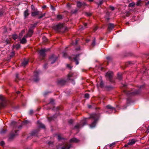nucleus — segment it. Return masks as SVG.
<instances>
[{
	"label": "nucleus",
	"mask_w": 149,
	"mask_h": 149,
	"mask_svg": "<svg viewBox=\"0 0 149 149\" xmlns=\"http://www.w3.org/2000/svg\"><path fill=\"white\" fill-rule=\"evenodd\" d=\"M0 100L1 102L0 103V107H4L6 105V101L5 97L2 95H0Z\"/></svg>",
	"instance_id": "4"
},
{
	"label": "nucleus",
	"mask_w": 149,
	"mask_h": 149,
	"mask_svg": "<svg viewBox=\"0 0 149 149\" xmlns=\"http://www.w3.org/2000/svg\"><path fill=\"white\" fill-rule=\"evenodd\" d=\"M103 2L102 0L100 2L98 3V6H100V5H101L102 3Z\"/></svg>",
	"instance_id": "48"
},
{
	"label": "nucleus",
	"mask_w": 149,
	"mask_h": 149,
	"mask_svg": "<svg viewBox=\"0 0 149 149\" xmlns=\"http://www.w3.org/2000/svg\"><path fill=\"white\" fill-rule=\"evenodd\" d=\"M5 42H6V44H8L9 42V41L8 40H5Z\"/></svg>",
	"instance_id": "50"
},
{
	"label": "nucleus",
	"mask_w": 149,
	"mask_h": 149,
	"mask_svg": "<svg viewBox=\"0 0 149 149\" xmlns=\"http://www.w3.org/2000/svg\"><path fill=\"white\" fill-rule=\"evenodd\" d=\"M86 119L83 120L81 122L80 124H78L76 125L74 127V129H78L81 127H83L84 125L87 124V122L86 121Z\"/></svg>",
	"instance_id": "5"
},
{
	"label": "nucleus",
	"mask_w": 149,
	"mask_h": 149,
	"mask_svg": "<svg viewBox=\"0 0 149 149\" xmlns=\"http://www.w3.org/2000/svg\"><path fill=\"white\" fill-rule=\"evenodd\" d=\"M73 73H69L68 75L67 80H70L72 79L71 78L73 77Z\"/></svg>",
	"instance_id": "21"
},
{
	"label": "nucleus",
	"mask_w": 149,
	"mask_h": 149,
	"mask_svg": "<svg viewBox=\"0 0 149 149\" xmlns=\"http://www.w3.org/2000/svg\"><path fill=\"white\" fill-rule=\"evenodd\" d=\"M47 65V64H45V65L44 66V68L45 69L46 68V67Z\"/></svg>",
	"instance_id": "61"
},
{
	"label": "nucleus",
	"mask_w": 149,
	"mask_h": 149,
	"mask_svg": "<svg viewBox=\"0 0 149 149\" xmlns=\"http://www.w3.org/2000/svg\"><path fill=\"white\" fill-rule=\"evenodd\" d=\"M0 144L1 146H3L5 144V143L4 142L2 141L0 142Z\"/></svg>",
	"instance_id": "40"
},
{
	"label": "nucleus",
	"mask_w": 149,
	"mask_h": 149,
	"mask_svg": "<svg viewBox=\"0 0 149 149\" xmlns=\"http://www.w3.org/2000/svg\"><path fill=\"white\" fill-rule=\"evenodd\" d=\"M78 10L77 9H75L74 10H72L71 11V13L72 14H75L78 11Z\"/></svg>",
	"instance_id": "28"
},
{
	"label": "nucleus",
	"mask_w": 149,
	"mask_h": 149,
	"mask_svg": "<svg viewBox=\"0 0 149 149\" xmlns=\"http://www.w3.org/2000/svg\"><path fill=\"white\" fill-rule=\"evenodd\" d=\"M86 5V4L85 3H81L79 1H78L77 3V7L79 8H80L82 6H85Z\"/></svg>",
	"instance_id": "17"
},
{
	"label": "nucleus",
	"mask_w": 149,
	"mask_h": 149,
	"mask_svg": "<svg viewBox=\"0 0 149 149\" xmlns=\"http://www.w3.org/2000/svg\"><path fill=\"white\" fill-rule=\"evenodd\" d=\"M130 15V13L129 12H127L125 14L126 17H128Z\"/></svg>",
	"instance_id": "46"
},
{
	"label": "nucleus",
	"mask_w": 149,
	"mask_h": 149,
	"mask_svg": "<svg viewBox=\"0 0 149 149\" xmlns=\"http://www.w3.org/2000/svg\"><path fill=\"white\" fill-rule=\"evenodd\" d=\"M38 126L40 128H45V126L44 124L40 123L39 121L38 122Z\"/></svg>",
	"instance_id": "22"
},
{
	"label": "nucleus",
	"mask_w": 149,
	"mask_h": 149,
	"mask_svg": "<svg viewBox=\"0 0 149 149\" xmlns=\"http://www.w3.org/2000/svg\"><path fill=\"white\" fill-rule=\"evenodd\" d=\"M53 102V100H52V99L51 100H50V103H52V102Z\"/></svg>",
	"instance_id": "64"
},
{
	"label": "nucleus",
	"mask_w": 149,
	"mask_h": 149,
	"mask_svg": "<svg viewBox=\"0 0 149 149\" xmlns=\"http://www.w3.org/2000/svg\"><path fill=\"white\" fill-rule=\"evenodd\" d=\"M18 130H15L14 132L13 131L10 134V139H12L18 135Z\"/></svg>",
	"instance_id": "10"
},
{
	"label": "nucleus",
	"mask_w": 149,
	"mask_h": 149,
	"mask_svg": "<svg viewBox=\"0 0 149 149\" xmlns=\"http://www.w3.org/2000/svg\"><path fill=\"white\" fill-rule=\"evenodd\" d=\"M141 3V1L139 0L137 1L136 3V5L137 6H139Z\"/></svg>",
	"instance_id": "36"
},
{
	"label": "nucleus",
	"mask_w": 149,
	"mask_h": 149,
	"mask_svg": "<svg viewBox=\"0 0 149 149\" xmlns=\"http://www.w3.org/2000/svg\"><path fill=\"white\" fill-rule=\"evenodd\" d=\"M42 39L45 42H47V38L45 37H43L42 38Z\"/></svg>",
	"instance_id": "42"
},
{
	"label": "nucleus",
	"mask_w": 149,
	"mask_h": 149,
	"mask_svg": "<svg viewBox=\"0 0 149 149\" xmlns=\"http://www.w3.org/2000/svg\"><path fill=\"white\" fill-rule=\"evenodd\" d=\"M24 32H25L24 30H22V31L21 33H20L19 34V36L22 37V36L23 35L24 33Z\"/></svg>",
	"instance_id": "32"
},
{
	"label": "nucleus",
	"mask_w": 149,
	"mask_h": 149,
	"mask_svg": "<svg viewBox=\"0 0 149 149\" xmlns=\"http://www.w3.org/2000/svg\"><path fill=\"white\" fill-rule=\"evenodd\" d=\"M84 97L85 98L88 99L89 97V95L88 93H86L85 94Z\"/></svg>",
	"instance_id": "35"
},
{
	"label": "nucleus",
	"mask_w": 149,
	"mask_h": 149,
	"mask_svg": "<svg viewBox=\"0 0 149 149\" xmlns=\"http://www.w3.org/2000/svg\"><path fill=\"white\" fill-rule=\"evenodd\" d=\"M6 130H4L3 129H2L1 130L0 132V133L2 134H3L6 132Z\"/></svg>",
	"instance_id": "37"
},
{
	"label": "nucleus",
	"mask_w": 149,
	"mask_h": 149,
	"mask_svg": "<svg viewBox=\"0 0 149 149\" xmlns=\"http://www.w3.org/2000/svg\"><path fill=\"white\" fill-rule=\"evenodd\" d=\"M118 78L120 80H121L122 78L121 75L119 74H118Z\"/></svg>",
	"instance_id": "34"
},
{
	"label": "nucleus",
	"mask_w": 149,
	"mask_h": 149,
	"mask_svg": "<svg viewBox=\"0 0 149 149\" xmlns=\"http://www.w3.org/2000/svg\"><path fill=\"white\" fill-rule=\"evenodd\" d=\"M107 60H109L111 59V58L109 56H108L107 57Z\"/></svg>",
	"instance_id": "56"
},
{
	"label": "nucleus",
	"mask_w": 149,
	"mask_h": 149,
	"mask_svg": "<svg viewBox=\"0 0 149 149\" xmlns=\"http://www.w3.org/2000/svg\"><path fill=\"white\" fill-rule=\"evenodd\" d=\"M79 140L75 138H73L72 139H71L70 140V142L71 143L72 142H75V143H77L79 142Z\"/></svg>",
	"instance_id": "18"
},
{
	"label": "nucleus",
	"mask_w": 149,
	"mask_h": 149,
	"mask_svg": "<svg viewBox=\"0 0 149 149\" xmlns=\"http://www.w3.org/2000/svg\"><path fill=\"white\" fill-rule=\"evenodd\" d=\"M35 27H34L33 26V24L32 25H31V26H30V29H33Z\"/></svg>",
	"instance_id": "55"
},
{
	"label": "nucleus",
	"mask_w": 149,
	"mask_h": 149,
	"mask_svg": "<svg viewBox=\"0 0 149 149\" xmlns=\"http://www.w3.org/2000/svg\"><path fill=\"white\" fill-rule=\"evenodd\" d=\"M50 7H51V9L52 10H55V8L52 5H51Z\"/></svg>",
	"instance_id": "45"
},
{
	"label": "nucleus",
	"mask_w": 149,
	"mask_h": 149,
	"mask_svg": "<svg viewBox=\"0 0 149 149\" xmlns=\"http://www.w3.org/2000/svg\"><path fill=\"white\" fill-rule=\"evenodd\" d=\"M63 24H59L54 26L53 27V29L56 31L59 30L63 27Z\"/></svg>",
	"instance_id": "8"
},
{
	"label": "nucleus",
	"mask_w": 149,
	"mask_h": 149,
	"mask_svg": "<svg viewBox=\"0 0 149 149\" xmlns=\"http://www.w3.org/2000/svg\"><path fill=\"white\" fill-rule=\"evenodd\" d=\"M146 4L148 6V5H149V1H148L147 3H146Z\"/></svg>",
	"instance_id": "59"
},
{
	"label": "nucleus",
	"mask_w": 149,
	"mask_h": 149,
	"mask_svg": "<svg viewBox=\"0 0 149 149\" xmlns=\"http://www.w3.org/2000/svg\"><path fill=\"white\" fill-rule=\"evenodd\" d=\"M53 143L51 141H49L48 143V144H49V145H50L51 144H52Z\"/></svg>",
	"instance_id": "54"
},
{
	"label": "nucleus",
	"mask_w": 149,
	"mask_h": 149,
	"mask_svg": "<svg viewBox=\"0 0 149 149\" xmlns=\"http://www.w3.org/2000/svg\"><path fill=\"white\" fill-rule=\"evenodd\" d=\"M88 107L89 109H91L92 108V106L91 105H88Z\"/></svg>",
	"instance_id": "57"
},
{
	"label": "nucleus",
	"mask_w": 149,
	"mask_h": 149,
	"mask_svg": "<svg viewBox=\"0 0 149 149\" xmlns=\"http://www.w3.org/2000/svg\"><path fill=\"white\" fill-rule=\"evenodd\" d=\"M100 117V114H93L91 115L90 118L93 119L94 121L90 125L91 128H93L95 127L96 123Z\"/></svg>",
	"instance_id": "1"
},
{
	"label": "nucleus",
	"mask_w": 149,
	"mask_h": 149,
	"mask_svg": "<svg viewBox=\"0 0 149 149\" xmlns=\"http://www.w3.org/2000/svg\"><path fill=\"white\" fill-rule=\"evenodd\" d=\"M31 15L33 17L39 15V16L38 17V19H40L45 15V13L42 14L41 12L36 10L32 12Z\"/></svg>",
	"instance_id": "2"
},
{
	"label": "nucleus",
	"mask_w": 149,
	"mask_h": 149,
	"mask_svg": "<svg viewBox=\"0 0 149 149\" xmlns=\"http://www.w3.org/2000/svg\"><path fill=\"white\" fill-rule=\"evenodd\" d=\"M124 92L126 93L127 95H135L137 94H139L140 92V90H136L134 91H127L126 90H124Z\"/></svg>",
	"instance_id": "3"
},
{
	"label": "nucleus",
	"mask_w": 149,
	"mask_h": 149,
	"mask_svg": "<svg viewBox=\"0 0 149 149\" xmlns=\"http://www.w3.org/2000/svg\"><path fill=\"white\" fill-rule=\"evenodd\" d=\"M79 54H77L76 55L75 57L74 58V59L76 62V65H77L79 64V62L78 61V60L79 59Z\"/></svg>",
	"instance_id": "16"
},
{
	"label": "nucleus",
	"mask_w": 149,
	"mask_h": 149,
	"mask_svg": "<svg viewBox=\"0 0 149 149\" xmlns=\"http://www.w3.org/2000/svg\"><path fill=\"white\" fill-rule=\"evenodd\" d=\"M57 136H58V139L59 140H61L62 139H63L64 138L63 137H62L61 135H57Z\"/></svg>",
	"instance_id": "31"
},
{
	"label": "nucleus",
	"mask_w": 149,
	"mask_h": 149,
	"mask_svg": "<svg viewBox=\"0 0 149 149\" xmlns=\"http://www.w3.org/2000/svg\"><path fill=\"white\" fill-rule=\"evenodd\" d=\"M37 23L34 24H33V26L34 27H35L37 25Z\"/></svg>",
	"instance_id": "60"
},
{
	"label": "nucleus",
	"mask_w": 149,
	"mask_h": 149,
	"mask_svg": "<svg viewBox=\"0 0 149 149\" xmlns=\"http://www.w3.org/2000/svg\"><path fill=\"white\" fill-rule=\"evenodd\" d=\"M17 36L16 35H14L13 36V39L15 40L17 38Z\"/></svg>",
	"instance_id": "39"
},
{
	"label": "nucleus",
	"mask_w": 149,
	"mask_h": 149,
	"mask_svg": "<svg viewBox=\"0 0 149 149\" xmlns=\"http://www.w3.org/2000/svg\"><path fill=\"white\" fill-rule=\"evenodd\" d=\"M4 13V11L2 9L0 10V17H1L3 15Z\"/></svg>",
	"instance_id": "29"
},
{
	"label": "nucleus",
	"mask_w": 149,
	"mask_h": 149,
	"mask_svg": "<svg viewBox=\"0 0 149 149\" xmlns=\"http://www.w3.org/2000/svg\"><path fill=\"white\" fill-rule=\"evenodd\" d=\"M115 144V143H112L111 144H110L109 145V147H111V146H114Z\"/></svg>",
	"instance_id": "47"
},
{
	"label": "nucleus",
	"mask_w": 149,
	"mask_h": 149,
	"mask_svg": "<svg viewBox=\"0 0 149 149\" xmlns=\"http://www.w3.org/2000/svg\"><path fill=\"white\" fill-rule=\"evenodd\" d=\"M110 8L112 10H114V8L112 6H110Z\"/></svg>",
	"instance_id": "52"
},
{
	"label": "nucleus",
	"mask_w": 149,
	"mask_h": 149,
	"mask_svg": "<svg viewBox=\"0 0 149 149\" xmlns=\"http://www.w3.org/2000/svg\"><path fill=\"white\" fill-rule=\"evenodd\" d=\"M48 50V49H42L39 50V53L40 54V57H42V59L45 56V52Z\"/></svg>",
	"instance_id": "6"
},
{
	"label": "nucleus",
	"mask_w": 149,
	"mask_h": 149,
	"mask_svg": "<svg viewBox=\"0 0 149 149\" xmlns=\"http://www.w3.org/2000/svg\"><path fill=\"white\" fill-rule=\"evenodd\" d=\"M135 5V3L134 2H132L130 3L129 5V7H133Z\"/></svg>",
	"instance_id": "30"
},
{
	"label": "nucleus",
	"mask_w": 149,
	"mask_h": 149,
	"mask_svg": "<svg viewBox=\"0 0 149 149\" xmlns=\"http://www.w3.org/2000/svg\"><path fill=\"white\" fill-rule=\"evenodd\" d=\"M24 18H26L29 15V11L28 10H26L24 11Z\"/></svg>",
	"instance_id": "19"
},
{
	"label": "nucleus",
	"mask_w": 149,
	"mask_h": 149,
	"mask_svg": "<svg viewBox=\"0 0 149 149\" xmlns=\"http://www.w3.org/2000/svg\"><path fill=\"white\" fill-rule=\"evenodd\" d=\"M33 33V29H29L28 33L25 36H27V38L30 37L31 36Z\"/></svg>",
	"instance_id": "12"
},
{
	"label": "nucleus",
	"mask_w": 149,
	"mask_h": 149,
	"mask_svg": "<svg viewBox=\"0 0 149 149\" xmlns=\"http://www.w3.org/2000/svg\"><path fill=\"white\" fill-rule=\"evenodd\" d=\"M97 29V26H95L94 28V31H95Z\"/></svg>",
	"instance_id": "51"
},
{
	"label": "nucleus",
	"mask_w": 149,
	"mask_h": 149,
	"mask_svg": "<svg viewBox=\"0 0 149 149\" xmlns=\"http://www.w3.org/2000/svg\"><path fill=\"white\" fill-rule=\"evenodd\" d=\"M15 54L14 52H12L10 53V56L11 57H13Z\"/></svg>",
	"instance_id": "41"
},
{
	"label": "nucleus",
	"mask_w": 149,
	"mask_h": 149,
	"mask_svg": "<svg viewBox=\"0 0 149 149\" xmlns=\"http://www.w3.org/2000/svg\"><path fill=\"white\" fill-rule=\"evenodd\" d=\"M86 14L88 17L92 15V14L90 13H86Z\"/></svg>",
	"instance_id": "38"
},
{
	"label": "nucleus",
	"mask_w": 149,
	"mask_h": 149,
	"mask_svg": "<svg viewBox=\"0 0 149 149\" xmlns=\"http://www.w3.org/2000/svg\"><path fill=\"white\" fill-rule=\"evenodd\" d=\"M106 108L107 109H111V110L113 111H114L115 112V109L114 108L112 107L111 106L108 105L106 106Z\"/></svg>",
	"instance_id": "23"
},
{
	"label": "nucleus",
	"mask_w": 149,
	"mask_h": 149,
	"mask_svg": "<svg viewBox=\"0 0 149 149\" xmlns=\"http://www.w3.org/2000/svg\"><path fill=\"white\" fill-rule=\"evenodd\" d=\"M137 141V140L134 139H132L131 140H130L128 143L127 144L129 145H132L134 144Z\"/></svg>",
	"instance_id": "13"
},
{
	"label": "nucleus",
	"mask_w": 149,
	"mask_h": 149,
	"mask_svg": "<svg viewBox=\"0 0 149 149\" xmlns=\"http://www.w3.org/2000/svg\"><path fill=\"white\" fill-rule=\"evenodd\" d=\"M18 75H19V74H17V73L16 74V80H15L16 81H17V79H19V78L18 77Z\"/></svg>",
	"instance_id": "44"
},
{
	"label": "nucleus",
	"mask_w": 149,
	"mask_h": 149,
	"mask_svg": "<svg viewBox=\"0 0 149 149\" xmlns=\"http://www.w3.org/2000/svg\"><path fill=\"white\" fill-rule=\"evenodd\" d=\"M104 84L102 81H101L100 84V87L101 88H103L104 87Z\"/></svg>",
	"instance_id": "33"
},
{
	"label": "nucleus",
	"mask_w": 149,
	"mask_h": 149,
	"mask_svg": "<svg viewBox=\"0 0 149 149\" xmlns=\"http://www.w3.org/2000/svg\"><path fill=\"white\" fill-rule=\"evenodd\" d=\"M67 67L71 69L72 68V67H71V66H70V65L69 64H67Z\"/></svg>",
	"instance_id": "53"
},
{
	"label": "nucleus",
	"mask_w": 149,
	"mask_h": 149,
	"mask_svg": "<svg viewBox=\"0 0 149 149\" xmlns=\"http://www.w3.org/2000/svg\"><path fill=\"white\" fill-rule=\"evenodd\" d=\"M84 27H85V28H86V26L87 25V23H85L84 24Z\"/></svg>",
	"instance_id": "62"
},
{
	"label": "nucleus",
	"mask_w": 149,
	"mask_h": 149,
	"mask_svg": "<svg viewBox=\"0 0 149 149\" xmlns=\"http://www.w3.org/2000/svg\"><path fill=\"white\" fill-rule=\"evenodd\" d=\"M33 113V111L32 110H31L29 112V114L30 115L32 114Z\"/></svg>",
	"instance_id": "49"
},
{
	"label": "nucleus",
	"mask_w": 149,
	"mask_h": 149,
	"mask_svg": "<svg viewBox=\"0 0 149 149\" xmlns=\"http://www.w3.org/2000/svg\"><path fill=\"white\" fill-rule=\"evenodd\" d=\"M27 38V36H24L21 40L20 43L22 44L25 43L27 41L26 39Z\"/></svg>",
	"instance_id": "15"
},
{
	"label": "nucleus",
	"mask_w": 149,
	"mask_h": 149,
	"mask_svg": "<svg viewBox=\"0 0 149 149\" xmlns=\"http://www.w3.org/2000/svg\"><path fill=\"white\" fill-rule=\"evenodd\" d=\"M40 72L39 71H36L34 72V77L33 79L34 81L35 82H37L39 81V79L38 76Z\"/></svg>",
	"instance_id": "9"
},
{
	"label": "nucleus",
	"mask_w": 149,
	"mask_h": 149,
	"mask_svg": "<svg viewBox=\"0 0 149 149\" xmlns=\"http://www.w3.org/2000/svg\"><path fill=\"white\" fill-rule=\"evenodd\" d=\"M57 57L55 56L54 55H52L49 58V61L51 62V63H54L57 59Z\"/></svg>",
	"instance_id": "11"
},
{
	"label": "nucleus",
	"mask_w": 149,
	"mask_h": 149,
	"mask_svg": "<svg viewBox=\"0 0 149 149\" xmlns=\"http://www.w3.org/2000/svg\"><path fill=\"white\" fill-rule=\"evenodd\" d=\"M37 131L36 130H35L33 131L31 133V136H35L37 134Z\"/></svg>",
	"instance_id": "25"
},
{
	"label": "nucleus",
	"mask_w": 149,
	"mask_h": 149,
	"mask_svg": "<svg viewBox=\"0 0 149 149\" xmlns=\"http://www.w3.org/2000/svg\"><path fill=\"white\" fill-rule=\"evenodd\" d=\"M96 45L95 39L94 38L93 40V41L91 44V45L92 47H94Z\"/></svg>",
	"instance_id": "27"
},
{
	"label": "nucleus",
	"mask_w": 149,
	"mask_h": 149,
	"mask_svg": "<svg viewBox=\"0 0 149 149\" xmlns=\"http://www.w3.org/2000/svg\"><path fill=\"white\" fill-rule=\"evenodd\" d=\"M63 55L64 57L66 58L67 55V54L65 52H63Z\"/></svg>",
	"instance_id": "43"
},
{
	"label": "nucleus",
	"mask_w": 149,
	"mask_h": 149,
	"mask_svg": "<svg viewBox=\"0 0 149 149\" xmlns=\"http://www.w3.org/2000/svg\"><path fill=\"white\" fill-rule=\"evenodd\" d=\"M69 122L70 123L72 124V120H69Z\"/></svg>",
	"instance_id": "58"
},
{
	"label": "nucleus",
	"mask_w": 149,
	"mask_h": 149,
	"mask_svg": "<svg viewBox=\"0 0 149 149\" xmlns=\"http://www.w3.org/2000/svg\"><path fill=\"white\" fill-rule=\"evenodd\" d=\"M146 132H149V126L148 127V128L147 131H146Z\"/></svg>",
	"instance_id": "63"
},
{
	"label": "nucleus",
	"mask_w": 149,
	"mask_h": 149,
	"mask_svg": "<svg viewBox=\"0 0 149 149\" xmlns=\"http://www.w3.org/2000/svg\"><path fill=\"white\" fill-rule=\"evenodd\" d=\"M66 82V81L65 80L61 79L58 81V84L59 85H63L65 84Z\"/></svg>",
	"instance_id": "14"
},
{
	"label": "nucleus",
	"mask_w": 149,
	"mask_h": 149,
	"mask_svg": "<svg viewBox=\"0 0 149 149\" xmlns=\"http://www.w3.org/2000/svg\"><path fill=\"white\" fill-rule=\"evenodd\" d=\"M29 61L28 60H24V61L22 63V65L24 67H25L26 65H27Z\"/></svg>",
	"instance_id": "24"
},
{
	"label": "nucleus",
	"mask_w": 149,
	"mask_h": 149,
	"mask_svg": "<svg viewBox=\"0 0 149 149\" xmlns=\"http://www.w3.org/2000/svg\"><path fill=\"white\" fill-rule=\"evenodd\" d=\"M63 17V16L61 15H58L57 16V18L58 20L62 19Z\"/></svg>",
	"instance_id": "26"
},
{
	"label": "nucleus",
	"mask_w": 149,
	"mask_h": 149,
	"mask_svg": "<svg viewBox=\"0 0 149 149\" xmlns=\"http://www.w3.org/2000/svg\"><path fill=\"white\" fill-rule=\"evenodd\" d=\"M114 27V24H109L108 26V29L109 30H111L113 29Z\"/></svg>",
	"instance_id": "20"
},
{
	"label": "nucleus",
	"mask_w": 149,
	"mask_h": 149,
	"mask_svg": "<svg viewBox=\"0 0 149 149\" xmlns=\"http://www.w3.org/2000/svg\"><path fill=\"white\" fill-rule=\"evenodd\" d=\"M113 75V72L109 71L107 72L106 74V77L109 81H111V79Z\"/></svg>",
	"instance_id": "7"
}]
</instances>
